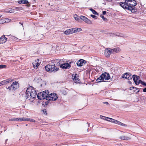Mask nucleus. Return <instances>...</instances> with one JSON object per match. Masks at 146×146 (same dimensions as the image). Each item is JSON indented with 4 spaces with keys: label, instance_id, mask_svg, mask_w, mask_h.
<instances>
[{
    "label": "nucleus",
    "instance_id": "nucleus-1",
    "mask_svg": "<svg viewBox=\"0 0 146 146\" xmlns=\"http://www.w3.org/2000/svg\"><path fill=\"white\" fill-rule=\"evenodd\" d=\"M137 4V1L135 0H125V2H120V5L124 9L128 10L132 13L135 12V10L134 7Z\"/></svg>",
    "mask_w": 146,
    "mask_h": 146
},
{
    "label": "nucleus",
    "instance_id": "nucleus-2",
    "mask_svg": "<svg viewBox=\"0 0 146 146\" xmlns=\"http://www.w3.org/2000/svg\"><path fill=\"white\" fill-rule=\"evenodd\" d=\"M37 93L34 88L32 86H30L27 90L25 97L26 99H29L32 98H34L36 97Z\"/></svg>",
    "mask_w": 146,
    "mask_h": 146
},
{
    "label": "nucleus",
    "instance_id": "nucleus-3",
    "mask_svg": "<svg viewBox=\"0 0 146 146\" xmlns=\"http://www.w3.org/2000/svg\"><path fill=\"white\" fill-rule=\"evenodd\" d=\"M110 78L109 74L107 72H104L96 80L98 82H105L104 80H108Z\"/></svg>",
    "mask_w": 146,
    "mask_h": 146
},
{
    "label": "nucleus",
    "instance_id": "nucleus-4",
    "mask_svg": "<svg viewBox=\"0 0 146 146\" xmlns=\"http://www.w3.org/2000/svg\"><path fill=\"white\" fill-rule=\"evenodd\" d=\"M19 87V83L15 81L13 82L11 85L9 86H6V88L9 92H13L15 91Z\"/></svg>",
    "mask_w": 146,
    "mask_h": 146
},
{
    "label": "nucleus",
    "instance_id": "nucleus-5",
    "mask_svg": "<svg viewBox=\"0 0 146 146\" xmlns=\"http://www.w3.org/2000/svg\"><path fill=\"white\" fill-rule=\"evenodd\" d=\"M48 94H49V92L48 90L41 92L38 94L37 98L40 100L46 99L47 100Z\"/></svg>",
    "mask_w": 146,
    "mask_h": 146
},
{
    "label": "nucleus",
    "instance_id": "nucleus-6",
    "mask_svg": "<svg viewBox=\"0 0 146 146\" xmlns=\"http://www.w3.org/2000/svg\"><path fill=\"white\" fill-rule=\"evenodd\" d=\"M49 93H50L49 92ZM47 97V102L54 101L56 100L58 97L57 94L55 93H51L48 94Z\"/></svg>",
    "mask_w": 146,
    "mask_h": 146
},
{
    "label": "nucleus",
    "instance_id": "nucleus-7",
    "mask_svg": "<svg viewBox=\"0 0 146 146\" xmlns=\"http://www.w3.org/2000/svg\"><path fill=\"white\" fill-rule=\"evenodd\" d=\"M133 78L136 84L138 85L139 83H141L143 85L146 86V83L139 80L140 77L139 76L136 75H134L133 76Z\"/></svg>",
    "mask_w": 146,
    "mask_h": 146
},
{
    "label": "nucleus",
    "instance_id": "nucleus-8",
    "mask_svg": "<svg viewBox=\"0 0 146 146\" xmlns=\"http://www.w3.org/2000/svg\"><path fill=\"white\" fill-rule=\"evenodd\" d=\"M45 69L47 71L52 72L53 71H56L58 70V68L56 67L54 64H48L45 66Z\"/></svg>",
    "mask_w": 146,
    "mask_h": 146
},
{
    "label": "nucleus",
    "instance_id": "nucleus-9",
    "mask_svg": "<svg viewBox=\"0 0 146 146\" xmlns=\"http://www.w3.org/2000/svg\"><path fill=\"white\" fill-rule=\"evenodd\" d=\"M78 31V29H76L75 28H72L66 30L64 31V33L66 35H70L77 32Z\"/></svg>",
    "mask_w": 146,
    "mask_h": 146
},
{
    "label": "nucleus",
    "instance_id": "nucleus-10",
    "mask_svg": "<svg viewBox=\"0 0 146 146\" xmlns=\"http://www.w3.org/2000/svg\"><path fill=\"white\" fill-rule=\"evenodd\" d=\"M110 119V122H111L112 123L118 124L119 125L122 126H127V125L126 124H124L123 123H122L121 122L118 121L117 120H115V119H112V118H111V119Z\"/></svg>",
    "mask_w": 146,
    "mask_h": 146
},
{
    "label": "nucleus",
    "instance_id": "nucleus-11",
    "mask_svg": "<svg viewBox=\"0 0 146 146\" xmlns=\"http://www.w3.org/2000/svg\"><path fill=\"white\" fill-rule=\"evenodd\" d=\"M78 77V75L77 74H73L72 76V78L75 83H79L80 82V81Z\"/></svg>",
    "mask_w": 146,
    "mask_h": 146
},
{
    "label": "nucleus",
    "instance_id": "nucleus-12",
    "mask_svg": "<svg viewBox=\"0 0 146 146\" xmlns=\"http://www.w3.org/2000/svg\"><path fill=\"white\" fill-rule=\"evenodd\" d=\"M80 19L88 24H92L91 21L85 16H81L80 17Z\"/></svg>",
    "mask_w": 146,
    "mask_h": 146
},
{
    "label": "nucleus",
    "instance_id": "nucleus-13",
    "mask_svg": "<svg viewBox=\"0 0 146 146\" xmlns=\"http://www.w3.org/2000/svg\"><path fill=\"white\" fill-rule=\"evenodd\" d=\"M131 74L128 72H127L124 74L122 77L123 78H126L128 80H129L132 79V76H131Z\"/></svg>",
    "mask_w": 146,
    "mask_h": 146
},
{
    "label": "nucleus",
    "instance_id": "nucleus-14",
    "mask_svg": "<svg viewBox=\"0 0 146 146\" xmlns=\"http://www.w3.org/2000/svg\"><path fill=\"white\" fill-rule=\"evenodd\" d=\"M86 61L83 59H80L76 63L78 66H81L84 65L86 63Z\"/></svg>",
    "mask_w": 146,
    "mask_h": 146
},
{
    "label": "nucleus",
    "instance_id": "nucleus-15",
    "mask_svg": "<svg viewBox=\"0 0 146 146\" xmlns=\"http://www.w3.org/2000/svg\"><path fill=\"white\" fill-rule=\"evenodd\" d=\"M39 60L38 59H37L36 60H35L33 63V67L37 69L40 63L39 62Z\"/></svg>",
    "mask_w": 146,
    "mask_h": 146
},
{
    "label": "nucleus",
    "instance_id": "nucleus-16",
    "mask_svg": "<svg viewBox=\"0 0 146 146\" xmlns=\"http://www.w3.org/2000/svg\"><path fill=\"white\" fill-rule=\"evenodd\" d=\"M111 53H112V51L111 50H110L108 48L106 49L105 50L104 54L107 58L109 57Z\"/></svg>",
    "mask_w": 146,
    "mask_h": 146
},
{
    "label": "nucleus",
    "instance_id": "nucleus-17",
    "mask_svg": "<svg viewBox=\"0 0 146 146\" xmlns=\"http://www.w3.org/2000/svg\"><path fill=\"white\" fill-rule=\"evenodd\" d=\"M70 67V65L68 63H63L60 66V67L62 68L69 69Z\"/></svg>",
    "mask_w": 146,
    "mask_h": 146
},
{
    "label": "nucleus",
    "instance_id": "nucleus-18",
    "mask_svg": "<svg viewBox=\"0 0 146 146\" xmlns=\"http://www.w3.org/2000/svg\"><path fill=\"white\" fill-rule=\"evenodd\" d=\"M14 81V80L11 78H9L8 79L3 80L1 82L2 84L3 85H6L8 83H10L13 82Z\"/></svg>",
    "mask_w": 146,
    "mask_h": 146
},
{
    "label": "nucleus",
    "instance_id": "nucleus-19",
    "mask_svg": "<svg viewBox=\"0 0 146 146\" xmlns=\"http://www.w3.org/2000/svg\"><path fill=\"white\" fill-rule=\"evenodd\" d=\"M7 40V38L5 35L2 36L0 38V44L5 43Z\"/></svg>",
    "mask_w": 146,
    "mask_h": 146
},
{
    "label": "nucleus",
    "instance_id": "nucleus-20",
    "mask_svg": "<svg viewBox=\"0 0 146 146\" xmlns=\"http://www.w3.org/2000/svg\"><path fill=\"white\" fill-rule=\"evenodd\" d=\"M22 121H29L30 122H33L35 123L36 122L35 120L34 119L24 117H22Z\"/></svg>",
    "mask_w": 146,
    "mask_h": 146
},
{
    "label": "nucleus",
    "instance_id": "nucleus-21",
    "mask_svg": "<svg viewBox=\"0 0 146 146\" xmlns=\"http://www.w3.org/2000/svg\"><path fill=\"white\" fill-rule=\"evenodd\" d=\"M112 51V53L113 52L117 53L121 51V49L119 47L115 48L113 49H110Z\"/></svg>",
    "mask_w": 146,
    "mask_h": 146
},
{
    "label": "nucleus",
    "instance_id": "nucleus-22",
    "mask_svg": "<svg viewBox=\"0 0 146 146\" xmlns=\"http://www.w3.org/2000/svg\"><path fill=\"white\" fill-rule=\"evenodd\" d=\"M18 3L19 4H21V3L27 4L29 3L28 1L27 0L19 1H18Z\"/></svg>",
    "mask_w": 146,
    "mask_h": 146
},
{
    "label": "nucleus",
    "instance_id": "nucleus-23",
    "mask_svg": "<svg viewBox=\"0 0 146 146\" xmlns=\"http://www.w3.org/2000/svg\"><path fill=\"white\" fill-rule=\"evenodd\" d=\"M56 61L58 62L57 64L58 65H60L62 64H63L62 63V62H63V60H59V59H57Z\"/></svg>",
    "mask_w": 146,
    "mask_h": 146
},
{
    "label": "nucleus",
    "instance_id": "nucleus-24",
    "mask_svg": "<svg viewBox=\"0 0 146 146\" xmlns=\"http://www.w3.org/2000/svg\"><path fill=\"white\" fill-rule=\"evenodd\" d=\"M120 138L123 140H127L129 139V137H127L125 136L122 135L120 137Z\"/></svg>",
    "mask_w": 146,
    "mask_h": 146
},
{
    "label": "nucleus",
    "instance_id": "nucleus-25",
    "mask_svg": "<svg viewBox=\"0 0 146 146\" xmlns=\"http://www.w3.org/2000/svg\"><path fill=\"white\" fill-rule=\"evenodd\" d=\"M90 10L92 12L93 14L96 15H98V13L97 12L93 9L91 8L90 9Z\"/></svg>",
    "mask_w": 146,
    "mask_h": 146
},
{
    "label": "nucleus",
    "instance_id": "nucleus-26",
    "mask_svg": "<svg viewBox=\"0 0 146 146\" xmlns=\"http://www.w3.org/2000/svg\"><path fill=\"white\" fill-rule=\"evenodd\" d=\"M76 17H74V18H75V19L78 21L79 22L81 20V19L78 16H77L76 15Z\"/></svg>",
    "mask_w": 146,
    "mask_h": 146
},
{
    "label": "nucleus",
    "instance_id": "nucleus-27",
    "mask_svg": "<svg viewBox=\"0 0 146 146\" xmlns=\"http://www.w3.org/2000/svg\"><path fill=\"white\" fill-rule=\"evenodd\" d=\"M100 117H104V118H105V120L108 121H110V119H111V118H110V117H108L104 116H102V115H100Z\"/></svg>",
    "mask_w": 146,
    "mask_h": 146
},
{
    "label": "nucleus",
    "instance_id": "nucleus-28",
    "mask_svg": "<svg viewBox=\"0 0 146 146\" xmlns=\"http://www.w3.org/2000/svg\"><path fill=\"white\" fill-rule=\"evenodd\" d=\"M5 23H8L11 21V19L8 18L4 19Z\"/></svg>",
    "mask_w": 146,
    "mask_h": 146
},
{
    "label": "nucleus",
    "instance_id": "nucleus-29",
    "mask_svg": "<svg viewBox=\"0 0 146 146\" xmlns=\"http://www.w3.org/2000/svg\"><path fill=\"white\" fill-rule=\"evenodd\" d=\"M6 67V65H0V69L5 68Z\"/></svg>",
    "mask_w": 146,
    "mask_h": 146
},
{
    "label": "nucleus",
    "instance_id": "nucleus-30",
    "mask_svg": "<svg viewBox=\"0 0 146 146\" xmlns=\"http://www.w3.org/2000/svg\"><path fill=\"white\" fill-rule=\"evenodd\" d=\"M5 23L4 19L0 20V24H3Z\"/></svg>",
    "mask_w": 146,
    "mask_h": 146
},
{
    "label": "nucleus",
    "instance_id": "nucleus-31",
    "mask_svg": "<svg viewBox=\"0 0 146 146\" xmlns=\"http://www.w3.org/2000/svg\"><path fill=\"white\" fill-rule=\"evenodd\" d=\"M100 17L103 19L104 20H107V19H106V18L104 17L103 15H100Z\"/></svg>",
    "mask_w": 146,
    "mask_h": 146
},
{
    "label": "nucleus",
    "instance_id": "nucleus-32",
    "mask_svg": "<svg viewBox=\"0 0 146 146\" xmlns=\"http://www.w3.org/2000/svg\"><path fill=\"white\" fill-rule=\"evenodd\" d=\"M90 16L91 17H92V18L95 19H97V17L95 15H90Z\"/></svg>",
    "mask_w": 146,
    "mask_h": 146
},
{
    "label": "nucleus",
    "instance_id": "nucleus-33",
    "mask_svg": "<svg viewBox=\"0 0 146 146\" xmlns=\"http://www.w3.org/2000/svg\"><path fill=\"white\" fill-rule=\"evenodd\" d=\"M9 121H15V118H11L9 120Z\"/></svg>",
    "mask_w": 146,
    "mask_h": 146
},
{
    "label": "nucleus",
    "instance_id": "nucleus-34",
    "mask_svg": "<svg viewBox=\"0 0 146 146\" xmlns=\"http://www.w3.org/2000/svg\"><path fill=\"white\" fill-rule=\"evenodd\" d=\"M15 121H19V118H14Z\"/></svg>",
    "mask_w": 146,
    "mask_h": 146
},
{
    "label": "nucleus",
    "instance_id": "nucleus-35",
    "mask_svg": "<svg viewBox=\"0 0 146 146\" xmlns=\"http://www.w3.org/2000/svg\"><path fill=\"white\" fill-rule=\"evenodd\" d=\"M106 11H104L102 13L103 15H105L106 14Z\"/></svg>",
    "mask_w": 146,
    "mask_h": 146
},
{
    "label": "nucleus",
    "instance_id": "nucleus-36",
    "mask_svg": "<svg viewBox=\"0 0 146 146\" xmlns=\"http://www.w3.org/2000/svg\"><path fill=\"white\" fill-rule=\"evenodd\" d=\"M143 91L144 92H146V88H144V89H143Z\"/></svg>",
    "mask_w": 146,
    "mask_h": 146
},
{
    "label": "nucleus",
    "instance_id": "nucleus-37",
    "mask_svg": "<svg viewBox=\"0 0 146 146\" xmlns=\"http://www.w3.org/2000/svg\"><path fill=\"white\" fill-rule=\"evenodd\" d=\"M19 121H22V118H19Z\"/></svg>",
    "mask_w": 146,
    "mask_h": 146
},
{
    "label": "nucleus",
    "instance_id": "nucleus-38",
    "mask_svg": "<svg viewBox=\"0 0 146 146\" xmlns=\"http://www.w3.org/2000/svg\"><path fill=\"white\" fill-rule=\"evenodd\" d=\"M78 29V31H80L82 30L81 29H80V28H79V29Z\"/></svg>",
    "mask_w": 146,
    "mask_h": 146
},
{
    "label": "nucleus",
    "instance_id": "nucleus-39",
    "mask_svg": "<svg viewBox=\"0 0 146 146\" xmlns=\"http://www.w3.org/2000/svg\"><path fill=\"white\" fill-rule=\"evenodd\" d=\"M104 103L106 104H108V102H104Z\"/></svg>",
    "mask_w": 146,
    "mask_h": 146
},
{
    "label": "nucleus",
    "instance_id": "nucleus-40",
    "mask_svg": "<svg viewBox=\"0 0 146 146\" xmlns=\"http://www.w3.org/2000/svg\"><path fill=\"white\" fill-rule=\"evenodd\" d=\"M100 117L102 119H104L105 120V118H104L103 117Z\"/></svg>",
    "mask_w": 146,
    "mask_h": 146
},
{
    "label": "nucleus",
    "instance_id": "nucleus-41",
    "mask_svg": "<svg viewBox=\"0 0 146 146\" xmlns=\"http://www.w3.org/2000/svg\"><path fill=\"white\" fill-rule=\"evenodd\" d=\"M19 23L21 24L22 25H23V24L22 23H21V22H20Z\"/></svg>",
    "mask_w": 146,
    "mask_h": 146
},
{
    "label": "nucleus",
    "instance_id": "nucleus-42",
    "mask_svg": "<svg viewBox=\"0 0 146 146\" xmlns=\"http://www.w3.org/2000/svg\"><path fill=\"white\" fill-rule=\"evenodd\" d=\"M2 15H0V18L1 17Z\"/></svg>",
    "mask_w": 146,
    "mask_h": 146
},
{
    "label": "nucleus",
    "instance_id": "nucleus-43",
    "mask_svg": "<svg viewBox=\"0 0 146 146\" xmlns=\"http://www.w3.org/2000/svg\"><path fill=\"white\" fill-rule=\"evenodd\" d=\"M28 125V124H26V126H27Z\"/></svg>",
    "mask_w": 146,
    "mask_h": 146
}]
</instances>
